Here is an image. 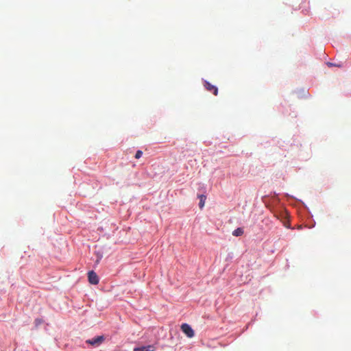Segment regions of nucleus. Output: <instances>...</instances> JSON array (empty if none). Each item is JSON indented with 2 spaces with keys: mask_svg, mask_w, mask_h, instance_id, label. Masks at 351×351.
Wrapping results in <instances>:
<instances>
[{
  "mask_svg": "<svg viewBox=\"0 0 351 351\" xmlns=\"http://www.w3.org/2000/svg\"><path fill=\"white\" fill-rule=\"evenodd\" d=\"M105 338L103 335L95 337L91 339H88L86 341V343L94 346H97L100 345L104 341Z\"/></svg>",
  "mask_w": 351,
  "mask_h": 351,
  "instance_id": "f257e3e1",
  "label": "nucleus"
},
{
  "mask_svg": "<svg viewBox=\"0 0 351 351\" xmlns=\"http://www.w3.org/2000/svg\"><path fill=\"white\" fill-rule=\"evenodd\" d=\"M181 330L189 338L193 337L195 335L192 328L187 324H182Z\"/></svg>",
  "mask_w": 351,
  "mask_h": 351,
  "instance_id": "f03ea898",
  "label": "nucleus"
},
{
  "mask_svg": "<svg viewBox=\"0 0 351 351\" xmlns=\"http://www.w3.org/2000/svg\"><path fill=\"white\" fill-rule=\"evenodd\" d=\"M88 281L92 285H97L99 283V278L97 274L93 271H90L88 273Z\"/></svg>",
  "mask_w": 351,
  "mask_h": 351,
  "instance_id": "7ed1b4c3",
  "label": "nucleus"
},
{
  "mask_svg": "<svg viewBox=\"0 0 351 351\" xmlns=\"http://www.w3.org/2000/svg\"><path fill=\"white\" fill-rule=\"evenodd\" d=\"M204 87L206 88V89L208 90V91H210V92H213V93L215 95H217L218 94V88L211 84L210 83H209L208 82H205L204 83Z\"/></svg>",
  "mask_w": 351,
  "mask_h": 351,
  "instance_id": "20e7f679",
  "label": "nucleus"
},
{
  "mask_svg": "<svg viewBox=\"0 0 351 351\" xmlns=\"http://www.w3.org/2000/svg\"><path fill=\"white\" fill-rule=\"evenodd\" d=\"M156 347L154 345H148L146 346L136 347L134 348V351H154Z\"/></svg>",
  "mask_w": 351,
  "mask_h": 351,
  "instance_id": "39448f33",
  "label": "nucleus"
},
{
  "mask_svg": "<svg viewBox=\"0 0 351 351\" xmlns=\"http://www.w3.org/2000/svg\"><path fill=\"white\" fill-rule=\"evenodd\" d=\"M198 197L199 198V208H202L204 206L206 197L204 195H200L198 196Z\"/></svg>",
  "mask_w": 351,
  "mask_h": 351,
  "instance_id": "423d86ee",
  "label": "nucleus"
},
{
  "mask_svg": "<svg viewBox=\"0 0 351 351\" xmlns=\"http://www.w3.org/2000/svg\"><path fill=\"white\" fill-rule=\"evenodd\" d=\"M243 234V230L242 228H237L236 230H234L232 232V234L234 236H236V237H238V236H241Z\"/></svg>",
  "mask_w": 351,
  "mask_h": 351,
  "instance_id": "0eeeda50",
  "label": "nucleus"
},
{
  "mask_svg": "<svg viewBox=\"0 0 351 351\" xmlns=\"http://www.w3.org/2000/svg\"><path fill=\"white\" fill-rule=\"evenodd\" d=\"M142 155H143V152L141 150H138L135 154V158L136 159H138L142 156Z\"/></svg>",
  "mask_w": 351,
  "mask_h": 351,
  "instance_id": "6e6552de",
  "label": "nucleus"
},
{
  "mask_svg": "<svg viewBox=\"0 0 351 351\" xmlns=\"http://www.w3.org/2000/svg\"><path fill=\"white\" fill-rule=\"evenodd\" d=\"M34 323L36 326H38L43 323V320L41 319H36Z\"/></svg>",
  "mask_w": 351,
  "mask_h": 351,
  "instance_id": "1a4fd4ad",
  "label": "nucleus"
}]
</instances>
